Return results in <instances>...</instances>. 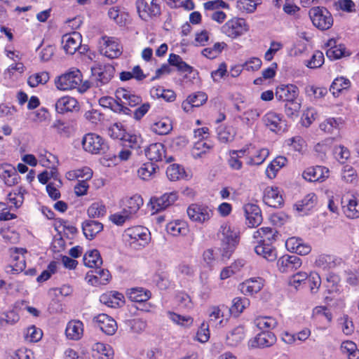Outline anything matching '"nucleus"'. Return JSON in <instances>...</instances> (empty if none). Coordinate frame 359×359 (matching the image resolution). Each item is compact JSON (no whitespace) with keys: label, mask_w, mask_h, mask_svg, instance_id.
Listing matches in <instances>:
<instances>
[{"label":"nucleus","mask_w":359,"mask_h":359,"mask_svg":"<svg viewBox=\"0 0 359 359\" xmlns=\"http://www.w3.org/2000/svg\"><path fill=\"white\" fill-rule=\"evenodd\" d=\"M116 100L107 99L109 100V104L111 108L116 112H123L125 114L129 111L126 105L135 107L142 102L141 97L133 94L125 88H119L115 92Z\"/></svg>","instance_id":"nucleus-1"},{"label":"nucleus","mask_w":359,"mask_h":359,"mask_svg":"<svg viewBox=\"0 0 359 359\" xmlns=\"http://www.w3.org/2000/svg\"><path fill=\"white\" fill-rule=\"evenodd\" d=\"M237 153L239 156H245L247 165H259L262 164L269 155V151L266 148H257L252 144L245 145Z\"/></svg>","instance_id":"nucleus-2"},{"label":"nucleus","mask_w":359,"mask_h":359,"mask_svg":"<svg viewBox=\"0 0 359 359\" xmlns=\"http://www.w3.org/2000/svg\"><path fill=\"white\" fill-rule=\"evenodd\" d=\"M115 68L110 64H95L91 67V79L96 87L108 84L114 76Z\"/></svg>","instance_id":"nucleus-3"},{"label":"nucleus","mask_w":359,"mask_h":359,"mask_svg":"<svg viewBox=\"0 0 359 359\" xmlns=\"http://www.w3.org/2000/svg\"><path fill=\"white\" fill-rule=\"evenodd\" d=\"M123 237L130 245L144 247L150 241V233L148 229L142 226H136L125 230Z\"/></svg>","instance_id":"nucleus-4"},{"label":"nucleus","mask_w":359,"mask_h":359,"mask_svg":"<svg viewBox=\"0 0 359 359\" xmlns=\"http://www.w3.org/2000/svg\"><path fill=\"white\" fill-rule=\"evenodd\" d=\"M81 81V72L78 69L72 68L57 76L55 80V85L58 90H69L76 88Z\"/></svg>","instance_id":"nucleus-5"},{"label":"nucleus","mask_w":359,"mask_h":359,"mask_svg":"<svg viewBox=\"0 0 359 359\" xmlns=\"http://www.w3.org/2000/svg\"><path fill=\"white\" fill-rule=\"evenodd\" d=\"M309 15L313 25L320 30H327L333 25L332 15L325 7H313L309 10Z\"/></svg>","instance_id":"nucleus-6"},{"label":"nucleus","mask_w":359,"mask_h":359,"mask_svg":"<svg viewBox=\"0 0 359 359\" xmlns=\"http://www.w3.org/2000/svg\"><path fill=\"white\" fill-rule=\"evenodd\" d=\"M81 144L83 149L92 154L104 153L108 148L104 140L93 133L86 134L82 138Z\"/></svg>","instance_id":"nucleus-7"},{"label":"nucleus","mask_w":359,"mask_h":359,"mask_svg":"<svg viewBox=\"0 0 359 359\" xmlns=\"http://www.w3.org/2000/svg\"><path fill=\"white\" fill-rule=\"evenodd\" d=\"M136 8L140 18L149 21L161 14L159 0H137Z\"/></svg>","instance_id":"nucleus-8"},{"label":"nucleus","mask_w":359,"mask_h":359,"mask_svg":"<svg viewBox=\"0 0 359 359\" xmlns=\"http://www.w3.org/2000/svg\"><path fill=\"white\" fill-rule=\"evenodd\" d=\"M249 27L245 19L233 18L221 27V32L231 39H236L248 31Z\"/></svg>","instance_id":"nucleus-9"},{"label":"nucleus","mask_w":359,"mask_h":359,"mask_svg":"<svg viewBox=\"0 0 359 359\" xmlns=\"http://www.w3.org/2000/svg\"><path fill=\"white\" fill-rule=\"evenodd\" d=\"M187 213L191 221L198 224L208 222L213 215V211L209 206L197 203L190 205Z\"/></svg>","instance_id":"nucleus-10"},{"label":"nucleus","mask_w":359,"mask_h":359,"mask_svg":"<svg viewBox=\"0 0 359 359\" xmlns=\"http://www.w3.org/2000/svg\"><path fill=\"white\" fill-rule=\"evenodd\" d=\"M177 198V193L175 191L165 193L161 196L151 197L149 201V205L153 213H156L172 205Z\"/></svg>","instance_id":"nucleus-11"},{"label":"nucleus","mask_w":359,"mask_h":359,"mask_svg":"<svg viewBox=\"0 0 359 359\" xmlns=\"http://www.w3.org/2000/svg\"><path fill=\"white\" fill-rule=\"evenodd\" d=\"M341 209L349 219L359 218V199L353 194L343 195L341 199Z\"/></svg>","instance_id":"nucleus-12"},{"label":"nucleus","mask_w":359,"mask_h":359,"mask_svg":"<svg viewBox=\"0 0 359 359\" xmlns=\"http://www.w3.org/2000/svg\"><path fill=\"white\" fill-rule=\"evenodd\" d=\"M27 250L24 248L11 249L12 262L6 268L7 273H18L26 268L25 257Z\"/></svg>","instance_id":"nucleus-13"},{"label":"nucleus","mask_w":359,"mask_h":359,"mask_svg":"<svg viewBox=\"0 0 359 359\" xmlns=\"http://www.w3.org/2000/svg\"><path fill=\"white\" fill-rule=\"evenodd\" d=\"M262 120L264 125L272 132L278 133L285 130V121L280 114L269 111L263 116Z\"/></svg>","instance_id":"nucleus-14"},{"label":"nucleus","mask_w":359,"mask_h":359,"mask_svg":"<svg viewBox=\"0 0 359 359\" xmlns=\"http://www.w3.org/2000/svg\"><path fill=\"white\" fill-rule=\"evenodd\" d=\"M265 280L261 277L250 278L239 285V290L245 296H254L264 287Z\"/></svg>","instance_id":"nucleus-15"},{"label":"nucleus","mask_w":359,"mask_h":359,"mask_svg":"<svg viewBox=\"0 0 359 359\" xmlns=\"http://www.w3.org/2000/svg\"><path fill=\"white\" fill-rule=\"evenodd\" d=\"M299 88L293 84L280 85L276 90V97L283 102H290L298 99Z\"/></svg>","instance_id":"nucleus-16"},{"label":"nucleus","mask_w":359,"mask_h":359,"mask_svg":"<svg viewBox=\"0 0 359 359\" xmlns=\"http://www.w3.org/2000/svg\"><path fill=\"white\" fill-rule=\"evenodd\" d=\"M302 264V259L296 255H285L277 262L278 270L282 273L292 272L298 269Z\"/></svg>","instance_id":"nucleus-17"},{"label":"nucleus","mask_w":359,"mask_h":359,"mask_svg":"<svg viewBox=\"0 0 359 359\" xmlns=\"http://www.w3.org/2000/svg\"><path fill=\"white\" fill-rule=\"evenodd\" d=\"M228 307L225 305L214 306L208 310V321L206 323L210 326L215 327H223L224 318L226 316L225 311H227Z\"/></svg>","instance_id":"nucleus-18"},{"label":"nucleus","mask_w":359,"mask_h":359,"mask_svg":"<svg viewBox=\"0 0 359 359\" xmlns=\"http://www.w3.org/2000/svg\"><path fill=\"white\" fill-rule=\"evenodd\" d=\"M243 209L248 226L255 227L261 224L262 216L261 210L258 205L248 203L243 206Z\"/></svg>","instance_id":"nucleus-19"},{"label":"nucleus","mask_w":359,"mask_h":359,"mask_svg":"<svg viewBox=\"0 0 359 359\" xmlns=\"http://www.w3.org/2000/svg\"><path fill=\"white\" fill-rule=\"evenodd\" d=\"M104 43L101 47L100 52L104 56L113 59L121 55L122 47L118 40L114 38H103Z\"/></svg>","instance_id":"nucleus-20"},{"label":"nucleus","mask_w":359,"mask_h":359,"mask_svg":"<svg viewBox=\"0 0 359 359\" xmlns=\"http://www.w3.org/2000/svg\"><path fill=\"white\" fill-rule=\"evenodd\" d=\"M62 44L67 54L73 55L81 44V36L76 32L65 34L62 38Z\"/></svg>","instance_id":"nucleus-21"},{"label":"nucleus","mask_w":359,"mask_h":359,"mask_svg":"<svg viewBox=\"0 0 359 359\" xmlns=\"http://www.w3.org/2000/svg\"><path fill=\"white\" fill-rule=\"evenodd\" d=\"M264 203L269 207L280 208L283 203V196L277 187H268L264 189Z\"/></svg>","instance_id":"nucleus-22"},{"label":"nucleus","mask_w":359,"mask_h":359,"mask_svg":"<svg viewBox=\"0 0 359 359\" xmlns=\"http://www.w3.org/2000/svg\"><path fill=\"white\" fill-rule=\"evenodd\" d=\"M97 327L108 335H112L117 330L116 322L105 313H100L93 319Z\"/></svg>","instance_id":"nucleus-23"},{"label":"nucleus","mask_w":359,"mask_h":359,"mask_svg":"<svg viewBox=\"0 0 359 359\" xmlns=\"http://www.w3.org/2000/svg\"><path fill=\"white\" fill-rule=\"evenodd\" d=\"M0 178L4 180L6 185L9 187L17 184L20 180V176L15 168L8 163L0 165Z\"/></svg>","instance_id":"nucleus-24"},{"label":"nucleus","mask_w":359,"mask_h":359,"mask_svg":"<svg viewBox=\"0 0 359 359\" xmlns=\"http://www.w3.org/2000/svg\"><path fill=\"white\" fill-rule=\"evenodd\" d=\"M328 175L329 170L320 165L308 168L302 174V177L309 182H323Z\"/></svg>","instance_id":"nucleus-25"},{"label":"nucleus","mask_w":359,"mask_h":359,"mask_svg":"<svg viewBox=\"0 0 359 359\" xmlns=\"http://www.w3.org/2000/svg\"><path fill=\"white\" fill-rule=\"evenodd\" d=\"M100 302L111 308H119L125 303L124 296L117 291H109L100 297Z\"/></svg>","instance_id":"nucleus-26"},{"label":"nucleus","mask_w":359,"mask_h":359,"mask_svg":"<svg viewBox=\"0 0 359 359\" xmlns=\"http://www.w3.org/2000/svg\"><path fill=\"white\" fill-rule=\"evenodd\" d=\"M278 237V231L271 227H262L255 231L253 233L255 243H273Z\"/></svg>","instance_id":"nucleus-27"},{"label":"nucleus","mask_w":359,"mask_h":359,"mask_svg":"<svg viewBox=\"0 0 359 359\" xmlns=\"http://www.w3.org/2000/svg\"><path fill=\"white\" fill-rule=\"evenodd\" d=\"M55 108L59 114L73 111L74 110L79 109L78 102L72 97L64 96L56 101Z\"/></svg>","instance_id":"nucleus-28"},{"label":"nucleus","mask_w":359,"mask_h":359,"mask_svg":"<svg viewBox=\"0 0 359 359\" xmlns=\"http://www.w3.org/2000/svg\"><path fill=\"white\" fill-rule=\"evenodd\" d=\"M255 251L257 255H259L269 262H273L277 258V252L273 243H255Z\"/></svg>","instance_id":"nucleus-29"},{"label":"nucleus","mask_w":359,"mask_h":359,"mask_svg":"<svg viewBox=\"0 0 359 359\" xmlns=\"http://www.w3.org/2000/svg\"><path fill=\"white\" fill-rule=\"evenodd\" d=\"M165 229L169 235L174 237L184 236L189 232L187 223L180 219L170 222L167 224Z\"/></svg>","instance_id":"nucleus-30"},{"label":"nucleus","mask_w":359,"mask_h":359,"mask_svg":"<svg viewBox=\"0 0 359 359\" xmlns=\"http://www.w3.org/2000/svg\"><path fill=\"white\" fill-rule=\"evenodd\" d=\"M276 341V337L273 332L263 331L255 337L251 346L259 348L269 347L273 345Z\"/></svg>","instance_id":"nucleus-31"},{"label":"nucleus","mask_w":359,"mask_h":359,"mask_svg":"<svg viewBox=\"0 0 359 359\" xmlns=\"http://www.w3.org/2000/svg\"><path fill=\"white\" fill-rule=\"evenodd\" d=\"M317 203V196L313 193L307 194L299 203L294 205L300 216L307 215Z\"/></svg>","instance_id":"nucleus-32"},{"label":"nucleus","mask_w":359,"mask_h":359,"mask_svg":"<svg viewBox=\"0 0 359 359\" xmlns=\"http://www.w3.org/2000/svg\"><path fill=\"white\" fill-rule=\"evenodd\" d=\"M219 233L222 234V242L239 243V231L238 229L229 224H224L221 226Z\"/></svg>","instance_id":"nucleus-33"},{"label":"nucleus","mask_w":359,"mask_h":359,"mask_svg":"<svg viewBox=\"0 0 359 359\" xmlns=\"http://www.w3.org/2000/svg\"><path fill=\"white\" fill-rule=\"evenodd\" d=\"M83 334V324L80 320H71L66 327L65 334L69 339L79 340Z\"/></svg>","instance_id":"nucleus-34"},{"label":"nucleus","mask_w":359,"mask_h":359,"mask_svg":"<svg viewBox=\"0 0 359 359\" xmlns=\"http://www.w3.org/2000/svg\"><path fill=\"white\" fill-rule=\"evenodd\" d=\"M164 145L157 142L150 144L145 149V155L151 161H161L165 157Z\"/></svg>","instance_id":"nucleus-35"},{"label":"nucleus","mask_w":359,"mask_h":359,"mask_svg":"<svg viewBox=\"0 0 359 359\" xmlns=\"http://www.w3.org/2000/svg\"><path fill=\"white\" fill-rule=\"evenodd\" d=\"M103 229L102 223L95 220H86L82 224V230L86 238L92 240Z\"/></svg>","instance_id":"nucleus-36"},{"label":"nucleus","mask_w":359,"mask_h":359,"mask_svg":"<svg viewBox=\"0 0 359 359\" xmlns=\"http://www.w3.org/2000/svg\"><path fill=\"white\" fill-rule=\"evenodd\" d=\"M93 355L96 359H113L114 351L107 344L96 343L93 346Z\"/></svg>","instance_id":"nucleus-37"},{"label":"nucleus","mask_w":359,"mask_h":359,"mask_svg":"<svg viewBox=\"0 0 359 359\" xmlns=\"http://www.w3.org/2000/svg\"><path fill=\"white\" fill-rule=\"evenodd\" d=\"M245 338V330L242 325L234 327L226 337V344L231 346L239 344Z\"/></svg>","instance_id":"nucleus-38"},{"label":"nucleus","mask_w":359,"mask_h":359,"mask_svg":"<svg viewBox=\"0 0 359 359\" xmlns=\"http://www.w3.org/2000/svg\"><path fill=\"white\" fill-rule=\"evenodd\" d=\"M151 130L160 135H167L172 130V122L168 118H162L151 126Z\"/></svg>","instance_id":"nucleus-39"},{"label":"nucleus","mask_w":359,"mask_h":359,"mask_svg":"<svg viewBox=\"0 0 359 359\" xmlns=\"http://www.w3.org/2000/svg\"><path fill=\"white\" fill-rule=\"evenodd\" d=\"M142 205V198L141 196L135 194L126 200L123 210L127 211V213L132 217L138 211Z\"/></svg>","instance_id":"nucleus-40"},{"label":"nucleus","mask_w":359,"mask_h":359,"mask_svg":"<svg viewBox=\"0 0 359 359\" xmlns=\"http://www.w3.org/2000/svg\"><path fill=\"white\" fill-rule=\"evenodd\" d=\"M255 325L261 330H271L275 329L278 323L272 316H258L254 320Z\"/></svg>","instance_id":"nucleus-41"},{"label":"nucleus","mask_w":359,"mask_h":359,"mask_svg":"<svg viewBox=\"0 0 359 359\" xmlns=\"http://www.w3.org/2000/svg\"><path fill=\"white\" fill-rule=\"evenodd\" d=\"M287 158L284 156H278L274 158L266 169V175L269 179L276 177L277 172L285 165Z\"/></svg>","instance_id":"nucleus-42"},{"label":"nucleus","mask_w":359,"mask_h":359,"mask_svg":"<svg viewBox=\"0 0 359 359\" xmlns=\"http://www.w3.org/2000/svg\"><path fill=\"white\" fill-rule=\"evenodd\" d=\"M128 297L132 302H143L151 297V292L143 287L131 288L128 292Z\"/></svg>","instance_id":"nucleus-43"},{"label":"nucleus","mask_w":359,"mask_h":359,"mask_svg":"<svg viewBox=\"0 0 359 359\" xmlns=\"http://www.w3.org/2000/svg\"><path fill=\"white\" fill-rule=\"evenodd\" d=\"M84 264L89 268H98L102 264V259L97 250H90L83 257Z\"/></svg>","instance_id":"nucleus-44"},{"label":"nucleus","mask_w":359,"mask_h":359,"mask_svg":"<svg viewBox=\"0 0 359 359\" xmlns=\"http://www.w3.org/2000/svg\"><path fill=\"white\" fill-rule=\"evenodd\" d=\"M334 138H326L314 146V151L318 158L321 160L326 158L327 152L333 145Z\"/></svg>","instance_id":"nucleus-45"},{"label":"nucleus","mask_w":359,"mask_h":359,"mask_svg":"<svg viewBox=\"0 0 359 359\" xmlns=\"http://www.w3.org/2000/svg\"><path fill=\"white\" fill-rule=\"evenodd\" d=\"M249 305L250 300L248 298L237 297L233 299L231 307L230 309L228 308L227 312L229 315L233 313L238 316Z\"/></svg>","instance_id":"nucleus-46"},{"label":"nucleus","mask_w":359,"mask_h":359,"mask_svg":"<svg viewBox=\"0 0 359 359\" xmlns=\"http://www.w3.org/2000/svg\"><path fill=\"white\" fill-rule=\"evenodd\" d=\"M158 166L152 163L149 162L144 163L137 170L138 176L143 180H149L155 175Z\"/></svg>","instance_id":"nucleus-47"},{"label":"nucleus","mask_w":359,"mask_h":359,"mask_svg":"<svg viewBox=\"0 0 359 359\" xmlns=\"http://www.w3.org/2000/svg\"><path fill=\"white\" fill-rule=\"evenodd\" d=\"M26 193L23 187H17L8 194V199L16 208H20L24 202V195Z\"/></svg>","instance_id":"nucleus-48"},{"label":"nucleus","mask_w":359,"mask_h":359,"mask_svg":"<svg viewBox=\"0 0 359 359\" xmlns=\"http://www.w3.org/2000/svg\"><path fill=\"white\" fill-rule=\"evenodd\" d=\"M166 175L170 181H177L184 179L186 172L179 164H172L167 168Z\"/></svg>","instance_id":"nucleus-49"},{"label":"nucleus","mask_w":359,"mask_h":359,"mask_svg":"<svg viewBox=\"0 0 359 359\" xmlns=\"http://www.w3.org/2000/svg\"><path fill=\"white\" fill-rule=\"evenodd\" d=\"M351 86V81L349 79L340 76L336 78L330 88V90L334 96H338L339 93L343 90L348 89Z\"/></svg>","instance_id":"nucleus-50"},{"label":"nucleus","mask_w":359,"mask_h":359,"mask_svg":"<svg viewBox=\"0 0 359 359\" xmlns=\"http://www.w3.org/2000/svg\"><path fill=\"white\" fill-rule=\"evenodd\" d=\"M212 147V145L210 143L199 140L195 142L191 150V155L194 158H201L203 156V154L209 151Z\"/></svg>","instance_id":"nucleus-51"},{"label":"nucleus","mask_w":359,"mask_h":359,"mask_svg":"<svg viewBox=\"0 0 359 359\" xmlns=\"http://www.w3.org/2000/svg\"><path fill=\"white\" fill-rule=\"evenodd\" d=\"M121 81H126L131 79H135L137 81H142L146 78V75L143 73L140 66H135L131 72H122L119 76Z\"/></svg>","instance_id":"nucleus-52"},{"label":"nucleus","mask_w":359,"mask_h":359,"mask_svg":"<svg viewBox=\"0 0 359 359\" xmlns=\"http://www.w3.org/2000/svg\"><path fill=\"white\" fill-rule=\"evenodd\" d=\"M168 62L170 65L176 67L179 71L188 73H191L192 71V67L184 62L178 55L171 53L169 55Z\"/></svg>","instance_id":"nucleus-53"},{"label":"nucleus","mask_w":359,"mask_h":359,"mask_svg":"<svg viewBox=\"0 0 359 359\" xmlns=\"http://www.w3.org/2000/svg\"><path fill=\"white\" fill-rule=\"evenodd\" d=\"M235 135L236 131L231 126H220L218 128V140L223 143L233 141Z\"/></svg>","instance_id":"nucleus-54"},{"label":"nucleus","mask_w":359,"mask_h":359,"mask_svg":"<svg viewBox=\"0 0 359 359\" xmlns=\"http://www.w3.org/2000/svg\"><path fill=\"white\" fill-rule=\"evenodd\" d=\"M49 79V74L46 72L35 73L29 76L27 83L30 87L35 88L40 84H46L48 81Z\"/></svg>","instance_id":"nucleus-55"},{"label":"nucleus","mask_w":359,"mask_h":359,"mask_svg":"<svg viewBox=\"0 0 359 359\" xmlns=\"http://www.w3.org/2000/svg\"><path fill=\"white\" fill-rule=\"evenodd\" d=\"M341 350L346 354L348 359H359V350L352 341H346L341 344Z\"/></svg>","instance_id":"nucleus-56"},{"label":"nucleus","mask_w":359,"mask_h":359,"mask_svg":"<svg viewBox=\"0 0 359 359\" xmlns=\"http://www.w3.org/2000/svg\"><path fill=\"white\" fill-rule=\"evenodd\" d=\"M260 3L261 0H238L236 6L241 12L251 13L256 10Z\"/></svg>","instance_id":"nucleus-57"},{"label":"nucleus","mask_w":359,"mask_h":359,"mask_svg":"<svg viewBox=\"0 0 359 359\" xmlns=\"http://www.w3.org/2000/svg\"><path fill=\"white\" fill-rule=\"evenodd\" d=\"M107 212L106 207L102 202H95L88 208L87 213L90 217H101Z\"/></svg>","instance_id":"nucleus-58"},{"label":"nucleus","mask_w":359,"mask_h":359,"mask_svg":"<svg viewBox=\"0 0 359 359\" xmlns=\"http://www.w3.org/2000/svg\"><path fill=\"white\" fill-rule=\"evenodd\" d=\"M238 243L222 242L221 247L219 248L220 257L222 260L227 261L230 259L232 254L235 251Z\"/></svg>","instance_id":"nucleus-59"},{"label":"nucleus","mask_w":359,"mask_h":359,"mask_svg":"<svg viewBox=\"0 0 359 359\" xmlns=\"http://www.w3.org/2000/svg\"><path fill=\"white\" fill-rule=\"evenodd\" d=\"M42 336L41 330L34 325L27 327L25 334V339L29 342H37L42 338Z\"/></svg>","instance_id":"nucleus-60"},{"label":"nucleus","mask_w":359,"mask_h":359,"mask_svg":"<svg viewBox=\"0 0 359 359\" xmlns=\"http://www.w3.org/2000/svg\"><path fill=\"white\" fill-rule=\"evenodd\" d=\"M126 133L120 123H116L108 128V135L113 139L123 140Z\"/></svg>","instance_id":"nucleus-61"},{"label":"nucleus","mask_w":359,"mask_h":359,"mask_svg":"<svg viewBox=\"0 0 359 359\" xmlns=\"http://www.w3.org/2000/svg\"><path fill=\"white\" fill-rule=\"evenodd\" d=\"M168 318L174 323L181 326H190L193 323V318L190 316H181L174 312L167 313Z\"/></svg>","instance_id":"nucleus-62"},{"label":"nucleus","mask_w":359,"mask_h":359,"mask_svg":"<svg viewBox=\"0 0 359 359\" xmlns=\"http://www.w3.org/2000/svg\"><path fill=\"white\" fill-rule=\"evenodd\" d=\"M301 108V102L299 100H294V101L286 102L285 105V112L289 117H297L299 111Z\"/></svg>","instance_id":"nucleus-63"},{"label":"nucleus","mask_w":359,"mask_h":359,"mask_svg":"<svg viewBox=\"0 0 359 359\" xmlns=\"http://www.w3.org/2000/svg\"><path fill=\"white\" fill-rule=\"evenodd\" d=\"M339 121L337 119L329 118L320 123V128L325 133H333L335 130H339Z\"/></svg>","instance_id":"nucleus-64"}]
</instances>
